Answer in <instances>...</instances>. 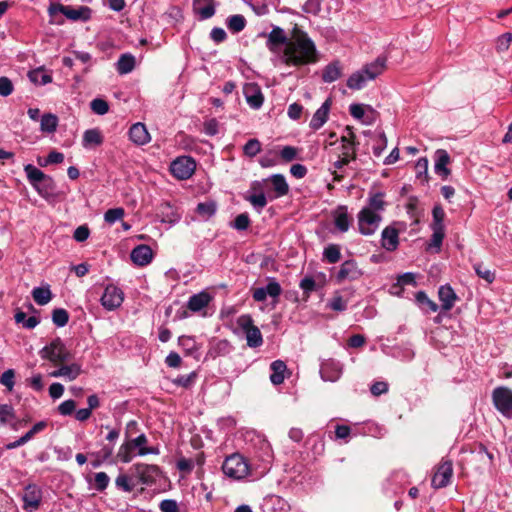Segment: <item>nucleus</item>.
<instances>
[{
	"label": "nucleus",
	"mask_w": 512,
	"mask_h": 512,
	"mask_svg": "<svg viewBox=\"0 0 512 512\" xmlns=\"http://www.w3.org/2000/svg\"><path fill=\"white\" fill-rule=\"evenodd\" d=\"M435 164L434 171L440 176L443 180H446L448 176L451 174L450 169L447 167L450 163V155L444 149H438L435 152L434 156Z\"/></svg>",
	"instance_id": "412c9836"
},
{
	"label": "nucleus",
	"mask_w": 512,
	"mask_h": 512,
	"mask_svg": "<svg viewBox=\"0 0 512 512\" xmlns=\"http://www.w3.org/2000/svg\"><path fill=\"white\" fill-rule=\"evenodd\" d=\"M14 319L17 324H21L22 327L26 329H34L40 323V319L38 317H27L26 313L20 309L16 311Z\"/></svg>",
	"instance_id": "37998d69"
},
{
	"label": "nucleus",
	"mask_w": 512,
	"mask_h": 512,
	"mask_svg": "<svg viewBox=\"0 0 512 512\" xmlns=\"http://www.w3.org/2000/svg\"><path fill=\"white\" fill-rule=\"evenodd\" d=\"M512 42V34L510 32L504 33L497 38L496 41V50L498 52L507 51Z\"/></svg>",
	"instance_id": "774afa93"
},
{
	"label": "nucleus",
	"mask_w": 512,
	"mask_h": 512,
	"mask_svg": "<svg viewBox=\"0 0 512 512\" xmlns=\"http://www.w3.org/2000/svg\"><path fill=\"white\" fill-rule=\"evenodd\" d=\"M222 471L226 476L240 480L249 475V464L241 454L234 453L226 457Z\"/></svg>",
	"instance_id": "423d86ee"
},
{
	"label": "nucleus",
	"mask_w": 512,
	"mask_h": 512,
	"mask_svg": "<svg viewBox=\"0 0 512 512\" xmlns=\"http://www.w3.org/2000/svg\"><path fill=\"white\" fill-rule=\"evenodd\" d=\"M385 193L384 192H375L369 193L368 197V205L363 207L362 209H368L370 211H374L375 213H379L385 209L386 202L384 201Z\"/></svg>",
	"instance_id": "c9c22d12"
},
{
	"label": "nucleus",
	"mask_w": 512,
	"mask_h": 512,
	"mask_svg": "<svg viewBox=\"0 0 512 512\" xmlns=\"http://www.w3.org/2000/svg\"><path fill=\"white\" fill-rule=\"evenodd\" d=\"M82 373L81 365L78 363H71L69 365H62L58 369L50 373L51 377L64 378L68 381L75 380Z\"/></svg>",
	"instance_id": "a878e982"
},
{
	"label": "nucleus",
	"mask_w": 512,
	"mask_h": 512,
	"mask_svg": "<svg viewBox=\"0 0 512 512\" xmlns=\"http://www.w3.org/2000/svg\"><path fill=\"white\" fill-rule=\"evenodd\" d=\"M351 219L348 215L346 206H339L334 213L335 227L342 233L347 232L350 227Z\"/></svg>",
	"instance_id": "473e14b6"
},
{
	"label": "nucleus",
	"mask_w": 512,
	"mask_h": 512,
	"mask_svg": "<svg viewBox=\"0 0 512 512\" xmlns=\"http://www.w3.org/2000/svg\"><path fill=\"white\" fill-rule=\"evenodd\" d=\"M23 509L26 511L37 510L42 500V490L36 484H28L22 495Z\"/></svg>",
	"instance_id": "2eb2a0df"
},
{
	"label": "nucleus",
	"mask_w": 512,
	"mask_h": 512,
	"mask_svg": "<svg viewBox=\"0 0 512 512\" xmlns=\"http://www.w3.org/2000/svg\"><path fill=\"white\" fill-rule=\"evenodd\" d=\"M24 171L30 185L43 198H49L54 194L55 182L53 178L32 164H26Z\"/></svg>",
	"instance_id": "20e7f679"
},
{
	"label": "nucleus",
	"mask_w": 512,
	"mask_h": 512,
	"mask_svg": "<svg viewBox=\"0 0 512 512\" xmlns=\"http://www.w3.org/2000/svg\"><path fill=\"white\" fill-rule=\"evenodd\" d=\"M398 226L405 228V224L401 222H394L385 227L381 233V246L388 252L397 250L399 246V234L401 229Z\"/></svg>",
	"instance_id": "f8f14e48"
},
{
	"label": "nucleus",
	"mask_w": 512,
	"mask_h": 512,
	"mask_svg": "<svg viewBox=\"0 0 512 512\" xmlns=\"http://www.w3.org/2000/svg\"><path fill=\"white\" fill-rule=\"evenodd\" d=\"M299 287L303 290L306 297H309L312 292L317 290V284L311 276H305L301 279Z\"/></svg>",
	"instance_id": "680f3d73"
},
{
	"label": "nucleus",
	"mask_w": 512,
	"mask_h": 512,
	"mask_svg": "<svg viewBox=\"0 0 512 512\" xmlns=\"http://www.w3.org/2000/svg\"><path fill=\"white\" fill-rule=\"evenodd\" d=\"M349 112L351 116L357 120H362L364 124H370L371 120H364L365 115V106L363 104H351L349 106Z\"/></svg>",
	"instance_id": "0e129e2a"
},
{
	"label": "nucleus",
	"mask_w": 512,
	"mask_h": 512,
	"mask_svg": "<svg viewBox=\"0 0 512 512\" xmlns=\"http://www.w3.org/2000/svg\"><path fill=\"white\" fill-rule=\"evenodd\" d=\"M438 297L441 302V308L444 311L451 310L458 299L455 291L448 284L439 287Z\"/></svg>",
	"instance_id": "bb28decb"
},
{
	"label": "nucleus",
	"mask_w": 512,
	"mask_h": 512,
	"mask_svg": "<svg viewBox=\"0 0 512 512\" xmlns=\"http://www.w3.org/2000/svg\"><path fill=\"white\" fill-rule=\"evenodd\" d=\"M40 356L42 359L49 360L54 364L69 362L73 358L72 353L67 349L64 342L59 337L53 339L48 345H46L40 351Z\"/></svg>",
	"instance_id": "39448f33"
},
{
	"label": "nucleus",
	"mask_w": 512,
	"mask_h": 512,
	"mask_svg": "<svg viewBox=\"0 0 512 512\" xmlns=\"http://www.w3.org/2000/svg\"><path fill=\"white\" fill-rule=\"evenodd\" d=\"M369 79L362 70L353 73L347 80V86L353 90H360L365 87Z\"/></svg>",
	"instance_id": "de8ad7c7"
},
{
	"label": "nucleus",
	"mask_w": 512,
	"mask_h": 512,
	"mask_svg": "<svg viewBox=\"0 0 512 512\" xmlns=\"http://www.w3.org/2000/svg\"><path fill=\"white\" fill-rule=\"evenodd\" d=\"M60 13L71 21L87 22L91 18L92 10L88 6H80L75 9L60 3H51L48 7L51 24L62 25L64 23V19L58 17Z\"/></svg>",
	"instance_id": "7ed1b4c3"
},
{
	"label": "nucleus",
	"mask_w": 512,
	"mask_h": 512,
	"mask_svg": "<svg viewBox=\"0 0 512 512\" xmlns=\"http://www.w3.org/2000/svg\"><path fill=\"white\" fill-rule=\"evenodd\" d=\"M271 374L270 381L274 385H280L285 380V372L287 371V366L282 360H275L270 364Z\"/></svg>",
	"instance_id": "2f4dec72"
},
{
	"label": "nucleus",
	"mask_w": 512,
	"mask_h": 512,
	"mask_svg": "<svg viewBox=\"0 0 512 512\" xmlns=\"http://www.w3.org/2000/svg\"><path fill=\"white\" fill-rule=\"evenodd\" d=\"M129 139L137 146H142L150 142L151 137L145 126L141 122L133 124L129 129Z\"/></svg>",
	"instance_id": "5701e85b"
},
{
	"label": "nucleus",
	"mask_w": 512,
	"mask_h": 512,
	"mask_svg": "<svg viewBox=\"0 0 512 512\" xmlns=\"http://www.w3.org/2000/svg\"><path fill=\"white\" fill-rule=\"evenodd\" d=\"M90 107H91V110L98 115H104L109 110V105H108L107 101H105L101 98L93 99L90 103Z\"/></svg>",
	"instance_id": "338daca9"
},
{
	"label": "nucleus",
	"mask_w": 512,
	"mask_h": 512,
	"mask_svg": "<svg viewBox=\"0 0 512 512\" xmlns=\"http://www.w3.org/2000/svg\"><path fill=\"white\" fill-rule=\"evenodd\" d=\"M386 67V59L378 57L375 61L365 65L361 70L369 80H374L377 76L383 73Z\"/></svg>",
	"instance_id": "7c9ffc66"
},
{
	"label": "nucleus",
	"mask_w": 512,
	"mask_h": 512,
	"mask_svg": "<svg viewBox=\"0 0 512 512\" xmlns=\"http://www.w3.org/2000/svg\"><path fill=\"white\" fill-rule=\"evenodd\" d=\"M52 296V292L48 285L45 287H35L32 290V297L40 306L48 304L51 301Z\"/></svg>",
	"instance_id": "a19ab883"
},
{
	"label": "nucleus",
	"mask_w": 512,
	"mask_h": 512,
	"mask_svg": "<svg viewBox=\"0 0 512 512\" xmlns=\"http://www.w3.org/2000/svg\"><path fill=\"white\" fill-rule=\"evenodd\" d=\"M382 216L368 209H361L358 213V227L362 235H373L378 229Z\"/></svg>",
	"instance_id": "9d476101"
},
{
	"label": "nucleus",
	"mask_w": 512,
	"mask_h": 512,
	"mask_svg": "<svg viewBox=\"0 0 512 512\" xmlns=\"http://www.w3.org/2000/svg\"><path fill=\"white\" fill-rule=\"evenodd\" d=\"M327 307L333 311L343 312L347 309V301L344 300L338 292H336L332 299L327 303Z\"/></svg>",
	"instance_id": "4d7b16f0"
},
{
	"label": "nucleus",
	"mask_w": 512,
	"mask_h": 512,
	"mask_svg": "<svg viewBox=\"0 0 512 512\" xmlns=\"http://www.w3.org/2000/svg\"><path fill=\"white\" fill-rule=\"evenodd\" d=\"M196 161L190 156H179L171 162L170 172L179 180L189 179L195 172Z\"/></svg>",
	"instance_id": "1a4fd4ad"
},
{
	"label": "nucleus",
	"mask_w": 512,
	"mask_h": 512,
	"mask_svg": "<svg viewBox=\"0 0 512 512\" xmlns=\"http://www.w3.org/2000/svg\"><path fill=\"white\" fill-rule=\"evenodd\" d=\"M52 321L57 327H64L69 321V313L63 308H56L52 312Z\"/></svg>",
	"instance_id": "864d4df0"
},
{
	"label": "nucleus",
	"mask_w": 512,
	"mask_h": 512,
	"mask_svg": "<svg viewBox=\"0 0 512 512\" xmlns=\"http://www.w3.org/2000/svg\"><path fill=\"white\" fill-rule=\"evenodd\" d=\"M125 211L123 208H112L108 209L104 214V220L108 224H114L116 221L121 220L124 217Z\"/></svg>",
	"instance_id": "052dcab7"
},
{
	"label": "nucleus",
	"mask_w": 512,
	"mask_h": 512,
	"mask_svg": "<svg viewBox=\"0 0 512 512\" xmlns=\"http://www.w3.org/2000/svg\"><path fill=\"white\" fill-rule=\"evenodd\" d=\"M58 126V118L56 115L46 113L41 117L40 129L42 132L54 133Z\"/></svg>",
	"instance_id": "a18cd8bd"
},
{
	"label": "nucleus",
	"mask_w": 512,
	"mask_h": 512,
	"mask_svg": "<svg viewBox=\"0 0 512 512\" xmlns=\"http://www.w3.org/2000/svg\"><path fill=\"white\" fill-rule=\"evenodd\" d=\"M415 300L419 308L424 313H434L438 310V305L432 301L424 291H418L415 295Z\"/></svg>",
	"instance_id": "e433bc0d"
},
{
	"label": "nucleus",
	"mask_w": 512,
	"mask_h": 512,
	"mask_svg": "<svg viewBox=\"0 0 512 512\" xmlns=\"http://www.w3.org/2000/svg\"><path fill=\"white\" fill-rule=\"evenodd\" d=\"M432 217H433V222H432L431 227L444 229L443 221L445 218V212L441 206H439V205L434 206V208L432 210Z\"/></svg>",
	"instance_id": "e2e57ef3"
},
{
	"label": "nucleus",
	"mask_w": 512,
	"mask_h": 512,
	"mask_svg": "<svg viewBox=\"0 0 512 512\" xmlns=\"http://www.w3.org/2000/svg\"><path fill=\"white\" fill-rule=\"evenodd\" d=\"M130 258L135 265L144 267L151 263L153 259V251L150 246L140 244L132 249Z\"/></svg>",
	"instance_id": "aec40b11"
},
{
	"label": "nucleus",
	"mask_w": 512,
	"mask_h": 512,
	"mask_svg": "<svg viewBox=\"0 0 512 512\" xmlns=\"http://www.w3.org/2000/svg\"><path fill=\"white\" fill-rule=\"evenodd\" d=\"M178 345L184 350L186 355L195 356L199 347L194 337L182 335L178 338Z\"/></svg>",
	"instance_id": "79ce46f5"
},
{
	"label": "nucleus",
	"mask_w": 512,
	"mask_h": 512,
	"mask_svg": "<svg viewBox=\"0 0 512 512\" xmlns=\"http://www.w3.org/2000/svg\"><path fill=\"white\" fill-rule=\"evenodd\" d=\"M123 300V291L113 284L107 285L101 296L102 306L109 311H113L120 307L121 304L123 303Z\"/></svg>",
	"instance_id": "4468645a"
},
{
	"label": "nucleus",
	"mask_w": 512,
	"mask_h": 512,
	"mask_svg": "<svg viewBox=\"0 0 512 512\" xmlns=\"http://www.w3.org/2000/svg\"><path fill=\"white\" fill-rule=\"evenodd\" d=\"M356 143H346L341 145V156L334 162L333 166L336 170L342 169L348 165L352 160L356 159Z\"/></svg>",
	"instance_id": "cd10ccee"
},
{
	"label": "nucleus",
	"mask_w": 512,
	"mask_h": 512,
	"mask_svg": "<svg viewBox=\"0 0 512 512\" xmlns=\"http://www.w3.org/2000/svg\"><path fill=\"white\" fill-rule=\"evenodd\" d=\"M342 373V367L340 362L328 359L322 362L320 367V375L324 381L335 382L337 381Z\"/></svg>",
	"instance_id": "6ab92c4d"
},
{
	"label": "nucleus",
	"mask_w": 512,
	"mask_h": 512,
	"mask_svg": "<svg viewBox=\"0 0 512 512\" xmlns=\"http://www.w3.org/2000/svg\"><path fill=\"white\" fill-rule=\"evenodd\" d=\"M323 256L330 264L337 263L341 258L340 247L337 244H329L324 248Z\"/></svg>",
	"instance_id": "603ef678"
},
{
	"label": "nucleus",
	"mask_w": 512,
	"mask_h": 512,
	"mask_svg": "<svg viewBox=\"0 0 512 512\" xmlns=\"http://www.w3.org/2000/svg\"><path fill=\"white\" fill-rule=\"evenodd\" d=\"M133 475L129 477L125 474H120L115 480V484L117 488L125 491V492H132L134 488L137 486L136 481H134Z\"/></svg>",
	"instance_id": "8fccbe9b"
},
{
	"label": "nucleus",
	"mask_w": 512,
	"mask_h": 512,
	"mask_svg": "<svg viewBox=\"0 0 512 512\" xmlns=\"http://www.w3.org/2000/svg\"><path fill=\"white\" fill-rule=\"evenodd\" d=\"M341 67L338 61L328 64L322 73V80L326 83H332L341 77Z\"/></svg>",
	"instance_id": "58836bf2"
},
{
	"label": "nucleus",
	"mask_w": 512,
	"mask_h": 512,
	"mask_svg": "<svg viewBox=\"0 0 512 512\" xmlns=\"http://www.w3.org/2000/svg\"><path fill=\"white\" fill-rule=\"evenodd\" d=\"M148 442V438L144 433L139 434L135 438H125L116 454L117 460L122 463H129L136 456L158 455L160 453L159 448L149 447Z\"/></svg>",
	"instance_id": "f03ea898"
},
{
	"label": "nucleus",
	"mask_w": 512,
	"mask_h": 512,
	"mask_svg": "<svg viewBox=\"0 0 512 512\" xmlns=\"http://www.w3.org/2000/svg\"><path fill=\"white\" fill-rule=\"evenodd\" d=\"M282 293V288L277 280L273 277L268 279V284L265 287L255 288L252 292V297L256 302H264L267 296L277 299Z\"/></svg>",
	"instance_id": "dca6fc26"
},
{
	"label": "nucleus",
	"mask_w": 512,
	"mask_h": 512,
	"mask_svg": "<svg viewBox=\"0 0 512 512\" xmlns=\"http://www.w3.org/2000/svg\"><path fill=\"white\" fill-rule=\"evenodd\" d=\"M362 271L359 269L356 261L354 260H346L344 261L339 271L337 272L335 279L337 283H342L346 280L355 281L358 280L362 276Z\"/></svg>",
	"instance_id": "f3484780"
},
{
	"label": "nucleus",
	"mask_w": 512,
	"mask_h": 512,
	"mask_svg": "<svg viewBox=\"0 0 512 512\" xmlns=\"http://www.w3.org/2000/svg\"><path fill=\"white\" fill-rule=\"evenodd\" d=\"M14 418V408L9 404H0V425H5Z\"/></svg>",
	"instance_id": "bf43d9fd"
},
{
	"label": "nucleus",
	"mask_w": 512,
	"mask_h": 512,
	"mask_svg": "<svg viewBox=\"0 0 512 512\" xmlns=\"http://www.w3.org/2000/svg\"><path fill=\"white\" fill-rule=\"evenodd\" d=\"M250 222L248 213H241L236 216L230 226L238 231H244L248 229Z\"/></svg>",
	"instance_id": "13d9d810"
},
{
	"label": "nucleus",
	"mask_w": 512,
	"mask_h": 512,
	"mask_svg": "<svg viewBox=\"0 0 512 512\" xmlns=\"http://www.w3.org/2000/svg\"><path fill=\"white\" fill-rule=\"evenodd\" d=\"M476 275L488 284L495 280V271L488 268L484 263L478 262L473 265Z\"/></svg>",
	"instance_id": "49530a36"
},
{
	"label": "nucleus",
	"mask_w": 512,
	"mask_h": 512,
	"mask_svg": "<svg viewBox=\"0 0 512 512\" xmlns=\"http://www.w3.org/2000/svg\"><path fill=\"white\" fill-rule=\"evenodd\" d=\"M228 29L233 33L241 32L246 26V19L243 15H231L226 20Z\"/></svg>",
	"instance_id": "09e8293b"
},
{
	"label": "nucleus",
	"mask_w": 512,
	"mask_h": 512,
	"mask_svg": "<svg viewBox=\"0 0 512 512\" xmlns=\"http://www.w3.org/2000/svg\"><path fill=\"white\" fill-rule=\"evenodd\" d=\"M243 94L247 104L255 110L261 108L264 102V96L260 86L256 83H247L243 87Z\"/></svg>",
	"instance_id": "a211bd4d"
},
{
	"label": "nucleus",
	"mask_w": 512,
	"mask_h": 512,
	"mask_svg": "<svg viewBox=\"0 0 512 512\" xmlns=\"http://www.w3.org/2000/svg\"><path fill=\"white\" fill-rule=\"evenodd\" d=\"M261 151V143L258 139H249L243 147V153L252 158L255 157Z\"/></svg>",
	"instance_id": "6e6d98bb"
},
{
	"label": "nucleus",
	"mask_w": 512,
	"mask_h": 512,
	"mask_svg": "<svg viewBox=\"0 0 512 512\" xmlns=\"http://www.w3.org/2000/svg\"><path fill=\"white\" fill-rule=\"evenodd\" d=\"M276 197L285 196L289 192V185L282 174H274L270 177Z\"/></svg>",
	"instance_id": "ea45409f"
},
{
	"label": "nucleus",
	"mask_w": 512,
	"mask_h": 512,
	"mask_svg": "<svg viewBox=\"0 0 512 512\" xmlns=\"http://www.w3.org/2000/svg\"><path fill=\"white\" fill-rule=\"evenodd\" d=\"M110 482L109 476L105 472H97L94 476V488L97 491H104Z\"/></svg>",
	"instance_id": "69168bd1"
},
{
	"label": "nucleus",
	"mask_w": 512,
	"mask_h": 512,
	"mask_svg": "<svg viewBox=\"0 0 512 512\" xmlns=\"http://www.w3.org/2000/svg\"><path fill=\"white\" fill-rule=\"evenodd\" d=\"M193 12L201 21L213 17L216 12L214 0H194Z\"/></svg>",
	"instance_id": "4be33fe9"
},
{
	"label": "nucleus",
	"mask_w": 512,
	"mask_h": 512,
	"mask_svg": "<svg viewBox=\"0 0 512 512\" xmlns=\"http://www.w3.org/2000/svg\"><path fill=\"white\" fill-rule=\"evenodd\" d=\"M103 143V136L101 132L96 129H88L83 134L82 145L84 148L89 149L100 146Z\"/></svg>",
	"instance_id": "72a5a7b5"
},
{
	"label": "nucleus",
	"mask_w": 512,
	"mask_h": 512,
	"mask_svg": "<svg viewBox=\"0 0 512 512\" xmlns=\"http://www.w3.org/2000/svg\"><path fill=\"white\" fill-rule=\"evenodd\" d=\"M28 76L31 82L39 85H46L52 81V77L40 69L29 72Z\"/></svg>",
	"instance_id": "5fc2aeb1"
},
{
	"label": "nucleus",
	"mask_w": 512,
	"mask_h": 512,
	"mask_svg": "<svg viewBox=\"0 0 512 512\" xmlns=\"http://www.w3.org/2000/svg\"><path fill=\"white\" fill-rule=\"evenodd\" d=\"M135 67V57L130 53L122 54L117 63L116 70L120 75L130 73Z\"/></svg>",
	"instance_id": "4c0bfd02"
},
{
	"label": "nucleus",
	"mask_w": 512,
	"mask_h": 512,
	"mask_svg": "<svg viewBox=\"0 0 512 512\" xmlns=\"http://www.w3.org/2000/svg\"><path fill=\"white\" fill-rule=\"evenodd\" d=\"M250 191L254 192L253 194L245 196V199L251 203V205L258 211L261 210L267 205V198L262 191L261 183L255 181L251 185Z\"/></svg>",
	"instance_id": "b1692460"
},
{
	"label": "nucleus",
	"mask_w": 512,
	"mask_h": 512,
	"mask_svg": "<svg viewBox=\"0 0 512 512\" xmlns=\"http://www.w3.org/2000/svg\"><path fill=\"white\" fill-rule=\"evenodd\" d=\"M495 408L505 417H512V390L506 386L496 387L492 391Z\"/></svg>",
	"instance_id": "6e6552de"
},
{
	"label": "nucleus",
	"mask_w": 512,
	"mask_h": 512,
	"mask_svg": "<svg viewBox=\"0 0 512 512\" xmlns=\"http://www.w3.org/2000/svg\"><path fill=\"white\" fill-rule=\"evenodd\" d=\"M330 110V100H326L320 108L316 110L314 113L311 121H310V128L313 130L320 129L328 120Z\"/></svg>",
	"instance_id": "c756f323"
},
{
	"label": "nucleus",
	"mask_w": 512,
	"mask_h": 512,
	"mask_svg": "<svg viewBox=\"0 0 512 512\" xmlns=\"http://www.w3.org/2000/svg\"><path fill=\"white\" fill-rule=\"evenodd\" d=\"M217 211V203L214 200L201 202L196 207V212L203 219L208 220L215 215Z\"/></svg>",
	"instance_id": "c03bdc74"
},
{
	"label": "nucleus",
	"mask_w": 512,
	"mask_h": 512,
	"mask_svg": "<svg viewBox=\"0 0 512 512\" xmlns=\"http://www.w3.org/2000/svg\"><path fill=\"white\" fill-rule=\"evenodd\" d=\"M197 377V372L192 371L187 375H179L178 377L172 380V383L176 386L189 389L195 384Z\"/></svg>",
	"instance_id": "3c124183"
},
{
	"label": "nucleus",
	"mask_w": 512,
	"mask_h": 512,
	"mask_svg": "<svg viewBox=\"0 0 512 512\" xmlns=\"http://www.w3.org/2000/svg\"><path fill=\"white\" fill-rule=\"evenodd\" d=\"M237 325L245 333L247 345L251 348L260 347L263 344V337L260 329L254 325L250 314H243L237 318Z\"/></svg>",
	"instance_id": "0eeeda50"
},
{
	"label": "nucleus",
	"mask_w": 512,
	"mask_h": 512,
	"mask_svg": "<svg viewBox=\"0 0 512 512\" xmlns=\"http://www.w3.org/2000/svg\"><path fill=\"white\" fill-rule=\"evenodd\" d=\"M453 476V463L449 459H442L438 465L433 477L431 484L433 488L440 489L450 484Z\"/></svg>",
	"instance_id": "ddd939ff"
},
{
	"label": "nucleus",
	"mask_w": 512,
	"mask_h": 512,
	"mask_svg": "<svg viewBox=\"0 0 512 512\" xmlns=\"http://www.w3.org/2000/svg\"><path fill=\"white\" fill-rule=\"evenodd\" d=\"M211 300L212 296L208 292L201 291L190 296L187 308L192 312H200L208 306Z\"/></svg>",
	"instance_id": "c85d7f7f"
},
{
	"label": "nucleus",
	"mask_w": 512,
	"mask_h": 512,
	"mask_svg": "<svg viewBox=\"0 0 512 512\" xmlns=\"http://www.w3.org/2000/svg\"><path fill=\"white\" fill-rule=\"evenodd\" d=\"M288 40L284 30L280 27H274L268 34L266 46L271 52H277L279 46L285 45L287 47Z\"/></svg>",
	"instance_id": "393cba45"
},
{
	"label": "nucleus",
	"mask_w": 512,
	"mask_h": 512,
	"mask_svg": "<svg viewBox=\"0 0 512 512\" xmlns=\"http://www.w3.org/2000/svg\"><path fill=\"white\" fill-rule=\"evenodd\" d=\"M231 345L228 340L222 339L217 340L210 344L209 350L207 352V356L215 359L219 356L226 355L230 352Z\"/></svg>",
	"instance_id": "f704fd0d"
},
{
	"label": "nucleus",
	"mask_w": 512,
	"mask_h": 512,
	"mask_svg": "<svg viewBox=\"0 0 512 512\" xmlns=\"http://www.w3.org/2000/svg\"><path fill=\"white\" fill-rule=\"evenodd\" d=\"M130 472L133 477L137 478V485H151L155 482L160 469L157 465L136 463L130 467Z\"/></svg>",
	"instance_id": "9b49d317"
},
{
	"label": "nucleus",
	"mask_w": 512,
	"mask_h": 512,
	"mask_svg": "<svg viewBox=\"0 0 512 512\" xmlns=\"http://www.w3.org/2000/svg\"><path fill=\"white\" fill-rule=\"evenodd\" d=\"M282 60L288 66L316 63L318 61V51L308 34L297 30L284 49Z\"/></svg>",
	"instance_id": "f257e3e1"
}]
</instances>
